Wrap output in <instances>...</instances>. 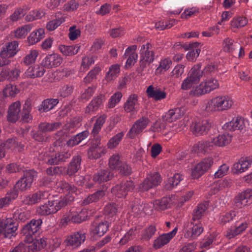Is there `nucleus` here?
<instances>
[{
    "instance_id": "nucleus-1",
    "label": "nucleus",
    "mask_w": 252,
    "mask_h": 252,
    "mask_svg": "<svg viewBox=\"0 0 252 252\" xmlns=\"http://www.w3.org/2000/svg\"><path fill=\"white\" fill-rule=\"evenodd\" d=\"M42 223V220L40 219H32L23 227L21 233L26 237L27 243L32 241L33 236L36 237L39 234Z\"/></svg>"
},
{
    "instance_id": "nucleus-2",
    "label": "nucleus",
    "mask_w": 252,
    "mask_h": 252,
    "mask_svg": "<svg viewBox=\"0 0 252 252\" xmlns=\"http://www.w3.org/2000/svg\"><path fill=\"white\" fill-rule=\"evenodd\" d=\"M233 104L232 99L227 95H220L212 98L208 102L209 110L223 111L230 108Z\"/></svg>"
},
{
    "instance_id": "nucleus-3",
    "label": "nucleus",
    "mask_w": 252,
    "mask_h": 252,
    "mask_svg": "<svg viewBox=\"0 0 252 252\" xmlns=\"http://www.w3.org/2000/svg\"><path fill=\"white\" fill-rule=\"evenodd\" d=\"M219 83L218 81L213 78L206 80L199 85L196 86L191 91V93L194 96H200L208 93L218 88Z\"/></svg>"
},
{
    "instance_id": "nucleus-4",
    "label": "nucleus",
    "mask_w": 252,
    "mask_h": 252,
    "mask_svg": "<svg viewBox=\"0 0 252 252\" xmlns=\"http://www.w3.org/2000/svg\"><path fill=\"white\" fill-rule=\"evenodd\" d=\"M36 176L37 172L34 170L30 169L24 171L23 176L16 182V187L22 191L30 189Z\"/></svg>"
},
{
    "instance_id": "nucleus-5",
    "label": "nucleus",
    "mask_w": 252,
    "mask_h": 252,
    "mask_svg": "<svg viewBox=\"0 0 252 252\" xmlns=\"http://www.w3.org/2000/svg\"><path fill=\"white\" fill-rule=\"evenodd\" d=\"M18 225L12 218L0 220V236L10 239L17 230Z\"/></svg>"
},
{
    "instance_id": "nucleus-6",
    "label": "nucleus",
    "mask_w": 252,
    "mask_h": 252,
    "mask_svg": "<svg viewBox=\"0 0 252 252\" xmlns=\"http://www.w3.org/2000/svg\"><path fill=\"white\" fill-rule=\"evenodd\" d=\"M214 163L212 157L203 158L193 168L191 175L194 179L201 177L205 172L208 171Z\"/></svg>"
},
{
    "instance_id": "nucleus-7",
    "label": "nucleus",
    "mask_w": 252,
    "mask_h": 252,
    "mask_svg": "<svg viewBox=\"0 0 252 252\" xmlns=\"http://www.w3.org/2000/svg\"><path fill=\"white\" fill-rule=\"evenodd\" d=\"M150 122L149 119L145 117H142L138 119L130 129L128 133L129 137L131 139L134 138L143 131Z\"/></svg>"
},
{
    "instance_id": "nucleus-8",
    "label": "nucleus",
    "mask_w": 252,
    "mask_h": 252,
    "mask_svg": "<svg viewBox=\"0 0 252 252\" xmlns=\"http://www.w3.org/2000/svg\"><path fill=\"white\" fill-rule=\"evenodd\" d=\"M188 229L186 231L184 237L186 238L194 240L203 231L202 225L199 221L190 220Z\"/></svg>"
},
{
    "instance_id": "nucleus-9",
    "label": "nucleus",
    "mask_w": 252,
    "mask_h": 252,
    "mask_svg": "<svg viewBox=\"0 0 252 252\" xmlns=\"http://www.w3.org/2000/svg\"><path fill=\"white\" fill-rule=\"evenodd\" d=\"M252 198V189H248L239 193L234 199V205L238 208L243 207L251 203L250 199Z\"/></svg>"
},
{
    "instance_id": "nucleus-10",
    "label": "nucleus",
    "mask_w": 252,
    "mask_h": 252,
    "mask_svg": "<svg viewBox=\"0 0 252 252\" xmlns=\"http://www.w3.org/2000/svg\"><path fill=\"white\" fill-rule=\"evenodd\" d=\"M212 126L211 122L208 120L195 121L191 126V131L197 135H203L207 133Z\"/></svg>"
},
{
    "instance_id": "nucleus-11",
    "label": "nucleus",
    "mask_w": 252,
    "mask_h": 252,
    "mask_svg": "<svg viewBox=\"0 0 252 252\" xmlns=\"http://www.w3.org/2000/svg\"><path fill=\"white\" fill-rule=\"evenodd\" d=\"M177 231V228H175L172 231L163 233L159 235L156 239L154 240L153 248L155 249H159L164 245L168 244L170 241L175 235Z\"/></svg>"
},
{
    "instance_id": "nucleus-12",
    "label": "nucleus",
    "mask_w": 252,
    "mask_h": 252,
    "mask_svg": "<svg viewBox=\"0 0 252 252\" xmlns=\"http://www.w3.org/2000/svg\"><path fill=\"white\" fill-rule=\"evenodd\" d=\"M245 127L244 120L240 117L234 118L232 120L226 123L222 128L226 131H234L236 130L242 131Z\"/></svg>"
},
{
    "instance_id": "nucleus-13",
    "label": "nucleus",
    "mask_w": 252,
    "mask_h": 252,
    "mask_svg": "<svg viewBox=\"0 0 252 252\" xmlns=\"http://www.w3.org/2000/svg\"><path fill=\"white\" fill-rule=\"evenodd\" d=\"M49 194L45 191H38L35 193L25 196L23 202L26 204L33 205L42 200L47 199Z\"/></svg>"
},
{
    "instance_id": "nucleus-14",
    "label": "nucleus",
    "mask_w": 252,
    "mask_h": 252,
    "mask_svg": "<svg viewBox=\"0 0 252 252\" xmlns=\"http://www.w3.org/2000/svg\"><path fill=\"white\" fill-rule=\"evenodd\" d=\"M21 111V103L17 101L12 103L9 107L7 119L11 123H15L20 118Z\"/></svg>"
},
{
    "instance_id": "nucleus-15",
    "label": "nucleus",
    "mask_w": 252,
    "mask_h": 252,
    "mask_svg": "<svg viewBox=\"0 0 252 252\" xmlns=\"http://www.w3.org/2000/svg\"><path fill=\"white\" fill-rule=\"evenodd\" d=\"M18 43L16 41L9 42L5 47L2 48L0 53L2 59L12 58L18 52Z\"/></svg>"
},
{
    "instance_id": "nucleus-16",
    "label": "nucleus",
    "mask_w": 252,
    "mask_h": 252,
    "mask_svg": "<svg viewBox=\"0 0 252 252\" xmlns=\"http://www.w3.org/2000/svg\"><path fill=\"white\" fill-rule=\"evenodd\" d=\"M63 59L60 55L52 54L47 55L43 60L42 64L48 68L59 66L62 63Z\"/></svg>"
},
{
    "instance_id": "nucleus-17",
    "label": "nucleus",
    "mask_w": 252,
    "mask_h": 252,
    "mask_svg": "<svg viewBox=\"0 0 252 252\" xmlns=\"http://www.w3.org/2000/svg\"><path fill=\"white\" fill-rule=\"evenodd\" d=\"M252 163V158L250 157L242 158L233 164L232 171L235 174L243 173L249 168Z\"/></svg>"
},
{
    "instance_id": "nucleus-18",
    "label": "nucleus",
    "mask_w": 252,
    "mask_h": 252,
    "mask_svg": "<svg viewBox=\"0 0 252 252\" xmlns=\"http://www.w3.org/2000/svg\"><path fill=\"white\" fill-rule=\"evenodd\" d=\"M86 239L85 233L80 231L75 232L73 234L69 236L66 239L67 246L73 248L79 246Z\"/></svg>"
},
{
    "instance_id": "nucleus-19",
    "label": "nucleus",
    "mask_w": 252,
    "mask_h": 252,
    "mask_svg": "<svg viewBox=\"0 0 252 252\" xmlns=\"http://www.w3.org/2000/svg\"><path fill=\"white\" fill-rule=\"evenodd\" d=\"M82 158L80 155H77L73 157L71 161L65 169L66 175L71 176L74 175L81 168Z\"/></svg>"
},
{
    "instance_id": "nucleus-20",
    "label": "nucleus",
    "mask_w": 252,
    "mask_h": 252,
    "mask_svg": "<svg viewBox=\"0 0 252 252\" xmlns=\"http://www.w3.org/2000/svg\"><path fill=\"white\" fill-rule=\"evenodd\" d=\"M152 45L149 43H147L141 46L140 50V58L146 60L150 64L155 60V53L152 50Z\"/></svg>"
},
{
    "instance_id": "nucleus-21",
    "label": "nucleus",
    "mask_w": 252,
    "mask_h": 252,
    "mask_svg": "<svg viewBox=\"0 0 252 252\" xmlns=\"http://www.w3.org/2000/svg\"><path fill=\"white\" fill-rule=\"evenodd\" d=\"M20 72V70L17 68L10 69L7 67L3 68L0 72V82L4 80L14 81L19 77Z\"/></svg>"
},
{
    "instance_id": "nucleus-22",
    "label": "nucleus",
    "mask_w": 252,
    "mask_h": 252,
    "mask_svg": "<svg viewBox=\"0 0 252 252\" xmlns=\"http://www.w3.org/2000/svg\"><path fill=\"white\" fill-rule=\"evenodd\" d=\"M113 176L114 173L111 169H101L94 175L93 181L95 182L101 183L111 180Z\"/></svg>"
},
{
    "instance_id": "nucleus-23",
    "label": "nucleus",
    "mask_w": 252,
    "mask_h": 252,
    "mask_svg": "<svg viewBox=\"0 0 252 252\" xmlns=\"http://www.w3.org/2000/svg\"><path fill=\"white\" fill-rule=\"evenodd\" d=\"M184 114V110L180 108L169 110L162 117L163 122L172 123L179 119Z\"/></svg>"
},
{
    "instance_id": "nucleus-24",
    "label": "nucleus",
    "mask_w": 252,
    "mask_h": 252,
    "mask_svg": "<svg viewBox=\"0 0 252 252\" xmlns=\"http://www.w3.org/2000/svg\"><path fill=\"white\" fill-rule=\"evenodd\" d=\"M109 222L107 220L100 222H94L91 227V232L94 235L99 237L103 236L108 230Z\"/></svg>"
},
{
    "instance_id": "nucleus-25",
    "label": "nucleus",
    "mask_w": 252,
    "mask_h": 252,
    "mask_svg": "<svg viewBox=\"0 0 252 252\" xmlns=\"http://www.w3.org/2000/svg\"><path fill=\"white\" fill-rule=\"evenodd\" d=\"M147 95L154 99L156 101L164 99L166 96V93L160 89L154 88L152 85L149 86L146 90Z\"/></svg>"
},
{
    "instance_id": "nucleus-26",
    "label": "nucleus",
    "mask_w": 252,
    "mask_h": 252,
    "mask_svg": "<svg viewBox=\"0 0 252 252\" xmlns=\"http://www.w3.org/2000/svg\"><path fill=\"white\" fill-rule=\"evenodd\" d=\"M59 102V99L57 98L46 99L38 106V110L40 113L47 112L53 109Z\"/></svg>"
},
{
    "instance_id": "nucleus-27",
    "label": "nucleus",
    "mask_w": 252,
    "mask_h": 252,
    "mask_svg": "<svg viewBox=\"0 0 252 252\" xmlns=\"http://www.w3.org/2000/svg\"><path fill=\"white\" fill-rule=\"evenodd\" d=\"M247 227L248 224L246 222L242 223L239 225H235L234 226H232L227 230L225 236L229 239L234 238L245 231Z\"/></svg>"
},
{
    "instance_id": "nucleus-28",
    "label": "nucleus",
    "mask_w": 252,
    "mask_h": 252,
    "mask_svg": "<svg viewBox=\"0 0 252 252\" xmlns=\"http://www.w3.org/2000/svg\"><path fill=\"white\" fill-rule=\"evenodd\" d=\"M105 100V97L102 94L94 97L86 107L85 112L90 113L96 111Z\"/></svg>"
},
{
    "instance_id": "nucleus-29",
    "label": "nucleus",
    "mask_w": 252,
    "mask_h": 252,
    "mask_svg": "<svg viewBox=\"0 0 252 252\" xmlns=\"http://www.w3.org/2000/svg\"><path fill=\"white\" fill-rule=\"evenodd\" d=\"M232 140V136L227 133L219 135L212 140L213 144L219 147L225 146L229 144Z\"/></svg>"
},
{
    "instance_id": "nucleus-30",
    "label": "nucleus",
    "mask_w": 252,
    "mask_h": 252,
    "mask_svg": "<svg viewBox=\"0 0 252 252\" xmlns=\"http://www.w3.org/2000/svg\"><path fill=\"white\" fill-rule=\"evenodd\" d=\"M208 206L207 202L199 204L193 210L191 220L199 221L204 216Z\"/></svg>"
},
{
    "instance_id": "nucleus-31",
    "label": "nucleus",
    "mask_w": 252,
    "mask_h": 252,
    "mask_svg": "<svg viewBox=\"0 0 252 252\" xmlns=\"http://www.w3.org/2000/svg\"><path fill=\"white\" fill-rule=\"evenodd\" d=\"M203 73V71L201 69V64H197L194 65L191 68L188 73V76L191 79V81L198 83L202 77Z\"/></svg>"
},
{
    "instance_id": "nucleus-32",
    "label": "nucleus",
    "mask_w": 252,
    "mask_h": 252,
    "mask_svg": "<svg viewBox=\"0 0 252 252\" xmlns=\"http://www.w3.org/2000/svg\"><path fill=\"white\" fill-rule=\"evenodd\" d=\"M199 43L195 42L192 43H189L188 46L186 48V50H190L187 54V59L189 61H194L198 57L200 53V49L196 48Z\"/></svg>"
},
{
    "instance_id": "nucleus-33",
    "label": "nucleus",
    "mask_w": 252,
    "mask_h": 252,
    "mask_svg": "<svg viewBox=\"0 0 252 252\" xmlns=\"http://www.w3.org/2000/svg\"><path fill=\"white\" fill-rule=\"evenodd\" d=\"M89 135L87 130L80 132L76 135L72 136L67 142L66 145L70 147H73L79 144Z\"/></svg>"
},
{
    "instance_id": "nucleus-34",
    "label": "nucleus",
    "mask_w": 252,
    "mask_h": 252,
    "mask_svg": "<svg viewBox=\"0 0 252 252\" xmlns=\"http://www.w3.org/2000/svg\"><path fill=\"white\" fill-rule=\"evenodd\" d=\"M213 147V143L208 141L202 140L195 144L192 151L195 153H204L208 149L211 150Z\"/></svg>"
},
{
    "instance_id": "nucleus-35",
    "label": "nucleus",
    "mask_w": 252,
    "mask_h": 252,
    "mask_svg": "<svg viewBox=\"0 0 252 252\" xmlns=\"http://www.w3.org/2000/svg\"><path fill=\"white\" fill-rule=\"evenodd\" d=\"M44 67L43 65L42 66H36L33 67H30L25 72L26 75L28 77L32 78L41 77L45 72Z\"/></svg>"
},
{
    "instance_id": "nucleus-36",
    "label": "nucleus",
    "mask_w": 252,
    "mask_h": 252,
    "mask_svg": "<svg viewBox=\"0 0 252 252\" xmlns=\"http://www.w3.org/2000/svg\"><path fill=\"white\" fill-rule=\"evenodd\" d=\"M105 195V191L104 190H98L94 193L89 195L82 202L83 205H87L89 204L97 202L101 199Z\"/></svg>"
},
{
    "instance_id": "nucleus-37",
    "label": "nucleus",
    "mask_w": 252,
    "mask_h": 252,
    "mask_svg": "<svg viewBox=\"0 0 252 252\" xmlns=\"http://www.w3.org/2000/svg\"><path fill=\"white\" fill-rule=\"evenodd\" d=\"M181 180V175L179 174H175L173 177L169 178L164 182V189L166 190H171L175 187H176Z\"/></svg>"
},
{
    "instance_id": "nucleus-38",
    "label": "nucleus",
    "mask_w": 252,
    "mask_h": 252,
    "mask_svg": "<svg viewBox=\"0 0 252 252\" xmlns=\"http://www.w3.org/2000/svg\"><path fill=\"white\" fill-rule=\"evenodd\" d=\"M44 30L43 29H39L36 31L32 32L28 37V40L29 43L33 45L39 42L44 36Z\"/></svg>"
},
{
    "instance_id": "nucleus-39",
    "label": "nucleus",
    "mask_w": 252,
    "mask_h": 252,
    "mask_svg": "<svg viewBox=\"0 0 252 252\" xmlns=\"http://www.w3.org/2000/svg\"><path fill=\"white\" fill-rule=\"evenodd\" d=\"M80 46L78 45L66 46L61 45L59 47L60 51L65 56H72L76 54L80 50Z\"/></svg>"
},
{
    "instance_id": "nucleus-40",
    "label": "nucleus",
    "mask_w": 252,
    "mask_h": 252,
    "mask_svg": "<svg viewBox=\"0 0 252 252\" xmlns=\"http://www.w3.org/2000/svg\"><path fill=\"white\" fill-rule=\"evenodd\" d=\"M73 200V197L70 195H66L63 197H61L59 199L54 200V205L58 211L62 208L70 204Z\"/></svg>"
},
{
    "instance_id": "nucleus-41",
    "label": "nucleus",
    "mask_w": 252,
    "mask_h": 252,
    "mask_svg": "<svg viewBox=\"0 0 252 252\" xmlns=\"http://www.w3.org/2000/svg\"><path fill=\"white\" fill-rule=\"evenodd\" d=\"M137 95L135 94H131L124 105V108L127 112H130L134 110L135 106L137 103Z\"/></svg>"
},
{
    "instance_id": "nucleus-42",
    "label": "nucleus",
    "mask_w": 252,
    "mask_h": 252,
    "mask_svg": "<svg viewBox=\"0 0 252 252\" xmlns=\"http://www.w3.org/2000/svg\"><path fill=\"white\" fill-rule=\"evenodd\" d=\"M32 29V25H26L23 27L17 29L14 31V36L17 38H23Z\"/></svg>"
},
{
    "instance_id": "nucleus-43",
    "label": "nucleus",
    "mask_w": 252,
    "mask_h": 252,
    "mask_svg": "<svg viewBox=\"0 0 252 252\" xmlns=\"http://www.w3.org/2000/svg\"><path fill=\"white\" fill-rule=\"evenodd\" d=\"M170 201V198L164 197L161 199L155 200L154 205L156 210H163L167 208Z\"/></svg>"
},
{
    "instance_id": "nucleus-44",
    "label": "nucleus",
    "mask_w": 252,
    "mask_h": 252,
    "mask_svg": "<svg viewBox=\"0 0 252 252\" xmlns=\"http://www.w3.org/2000/svg\"><path fill=\"white\" fill-rule=\"evenodd\" d=\"M117 212V208L114 203H109L104 208L105 219H109L115 216Z\"/></svg>"
},
{
    "instance_id": "nucleus-45",
    "label": "nucleus",
    "mask_w": 252,
    "mask_h": 252,
    "mask_svg": "<svg viewBox=\"0 0 252 252\" xmlns=\"http://www.w3.org/2000/svg\"><path fill=\"white\" fill-rule=\"evenodd\" d=\"M124 135V132H121L111 138L107 143L108 148L109 149L116 148L122 140Z\"/></svg>"
},
{
    "instance_id": "nucleus-46",
    "label": "nucleus",
    "mask_w": 252,
    "mask_h": 252,
    "mask_svg": "<svg viewBox=\"0 0 252 252\" xmlns=\"http://www.w3.org/2000/svg\"><path fill=\"white\" fill-rule=\"evenodd\" d=\"M64 166H51L46 170V173L51 176L66 174Z\"/></svg>"
},
{
    "instance_id": "nucleus-47",
    "label": "nucleus",
    "mask_w": 252,
    "mask_h": 252,
    "mask_svg": "<svg viewBox=\"0 0 252 252\" xmlns=\"http://www.w3.org/2000/svg\"><path fill=\"white\" fill-rule=\"evenodd\" d=\"M29 217V214L21 209H17L13 215L12 220L18 224V223L13 220V219L17 221L24 222L28 219Z\"/></svg>"
},
{
    "instance_id": "nucleus-48",
    "label": "nucleus",
    "mask_w": 252,
    "mask_h": 252,
    "mask_svg": "<svg viewBox=\"0 0 252 252\" xmlns=\"http://www.w3.org/2000/svg\"><path fill=\"white\" fill-rule=\"evenodd\" d=\"M157 231L155 226L151 225L142 231V238L143 240L148 241L152 238Z\"/></svg>"
},
{
    "instance_id": "nucleus-49",
    "label": "nucleus",
    "mask_w": 252,
    "mask_h": 252,
    "mask_svg": "<svg viewBox=\"0 0 252 252\" xmlns=\"http://www.w3.org/2000/svg\"><path fill=\"white\" fill-rule=\"evenodd\" d=\"M120 72V66L118 64H114L111 66L106 75V79L108 81L114 80L118 76Z\"/></svg>"
},
{
    "instance_id": "nucleus-50",
    "label": "nucleus",
    "mask_w": 252,
    "mask_h": 252,
    "mask_svg": "<svg viewBox=\"0 0 252 252\" xmlns=\"http://www.w3.org/2000/svg\"><path fill=\"white\" fill-rule=\"evenodd\" d=\"M248 22V20L246 17H237L233 19L231 25L232 28L238 29L246 26Z\"/></svg>"
},
{
    "instance_id": "nucleus-51",
    "label": "nucleus",
    "mask_w": 252,
    "mask_h": 252,
    "mask_svg": "<svg viewBox=\"0 0 252 252\" xmlns=\"http://www.w3.org/2000/svg\"><path fill=\"white\" fill-rule=\"evenodd\" d=\"M58 189H60V191L62 192H74L76 191V188L73 185H70L69 183L62 181L59 183L58 185Z\"/></svg>"
},
{
    "instance_id": "nucleus-52",
    "label": "nucleus",
    "mask_w": 252,
    "mask_h": 252,
    "mask_svg": "<svg viewBox=\"0 0 252 252\" xmlns=\"http://www.w3.org/2000/svg\"><path fill=\"white\" fill-rule=\"evenodd\" d=\"M111 192L118 198H122L127 195L121 183L114 187L111 189Z\"/></svg>"
},
{
    "instance_id": "nucleus-53",
    "label": "nucleus",
    "mask_w": 252,
    "mask_h": 252,
    "mask_svg": "<svg viewBox=\"0 0 252 252\" xmlns=\"http://www.w3.org/2000/svg\"><path fill=\"white\" fill-rule=\"evenodd\" d=\"M171 64V61L168 59H165L161 60L159 66L156 69V73L161 74L163 72L165 71L170 68Z\"/></svg>"
},
{
    "instance_id": "nucleus-54",
    "label": "nucleus",
    "mask_w": 252,
    "mask_h": 252,
    "mask_svg": "<svg viewBox=\"0 0 252 252\" xmlns=\"http://www.w3.org/2000/svg\"><path fill=\"white\" fill-rule=\"evenodd\" d=\"M146 178H148L149 180H150V183L153 184V188L158 186L162 180L160 174L158 172L151 173Z\"/></svg>"
},
{
    "instance_id": "nucleus-55",
    "label": "nucleus",
    "mask_w": 252,
    "mask_h": 252,
    "mask_svg": "<svg viewBox=\"0 0 252 252\" xmlns=\"http://www.w3.org/2000/svg\"><path fill=\"white\" fill-rule=\"evenodd\" d=\"M146 178H148L149 180H150V183L153 184V188L158 186L162 180L160 174L158 172L151 173Z\"/></svg>"
},
{
    "instance_id": "nucleus-56",
    "label": "nucleus",
    "mask_w": 252,
    "mask_h": 252,
    "mask_svg": "<svg viewBox=\"0 0 252 252\" xmlns=\"http://www.w3.org/2000/svg\"><path fill=\"white\" fill-rule=\"evenodd\" d=\"M100 71V68L99 67H95L91 70L84 78V82L86 84L91 83L93 80L96 79L97 75Z\"/></svg>"
},
{
    "instance_id": "nucleus-57",
    "label": "nucleus",
    "mask_w": 252,
    "mask_h": 252,
    "mask_svg": "<svg viewBox=\"0 0 252 252\" xmlns=\"http://www.w3.org/2000/svg\"><path fill=\"white\" fill-rule=\"evenodd\" d=\"M137 230L136 227H133L129 230L128 232L120 240V244L124 245L127 243L129 241L133 239L135 235V231Z\"/></svg>"
},
{
    "instance_id": "nucleus-58",
    "label": "nucleus",
    "mask_w": 252,
    "mask_h": 252,
    "mask_svg": "<svg viewBox=\"0 0 252 252\" xmlns=\"http://www.w3.org/2000/svg\"><path fill=\"white\" fill-rule=\"evenodd\" d=\"M31 133L32 138L36 141L43 143L47 140V137L45 136V133L39 129L37 131L32 130Z\"/></svg>"
},
{
    "instance_id": "nucleus-59",
    "label": "nucleus",
    "mask_w": 252,
    "mask_h": 252,
    "mask_svg": "<svg viewBox=\"0 0 252 252\" xmlns=\"http://www.w3.org/2000/svg\"><path fill=\"white\" fill-rule=\"evenodd\" d=\"M81 119L80 117L73 118L67 126V129L68 131L71 133H73L75 129L81 125Z\"/></svg>"
},
{
    "instance_id": "nucleus-60",
    "label": "nucleus",
    "mask_w": 252,
    "mask_h": 252,
    "mask_svg": "<svg viewBox=\"0 0 252 252\" xmlns=\"http://www.w3.org/2000/svg\"><path fill=\"white\" fill-rule=\"evenodd\" d=\"M64 21V19L60 18L48 22L46 25V28L49 31H53L57 29Z\"/></svg>"
},
{
    "instance_id": "nucleus-61",
    "label": "nucleus",
    "mask_w": 252,
    "mask_h": 252,
    "mask_svg": "<svg viewBox=\"0 0 252 252\" xmlns=\"http://www.w3.org/2000/svg\"><path fill=\"white\" fill-rule=\"evenodd\" d=\"M122 161L120 160V157L119 155H114L109 159V165L111 169L118 168L122 164Z\"/></svg>"
},
{
    "instance_id": "nucleus-62",
    "label": "nucleus",
    "mask_w": 252,
    "mask_h": 252,
    "mask_svg": "<svg viewBox=\"0 0 252 252\" xmlns=\"http://www.w3.org/2000/svg\"><path fill=\"white\" fill-rule=\"evenodd\" d=\"M19 91L15 86L7 85L3 89V94L5 96H14L19 93Z\"/></svg>"
},
{
    "instance_id": "nucleus-63",
    "label": "nucleus",
    "mask_w": 252,
    "mask_h": 252,
    "mask_svg": "<svg viewBox=\"0 0 252 252\" xmlns=\"http://www.w3.org/2000/svg\"><path fill=\"white\" fill-rule=\"evenodd\" d=\"M131 207L132 212L137 214H139L143 209V203L139 198H135L132 202Z\"/></svg>"
},
{
    "instance_id": "nucleus-64",
    "label": "nucleus",
    "mask_w": 252,
    "mask_h": 252,
    "mask_svg": "<svg viewBox=\"0 0 252 252\" xmlns=\"http://www.w3.org/2000/svg\"><path fill=\"white\" fill-rule=\"evenodd\" d=\"M165 123L161 120L156 121L151 126L150 130L154 132H159L165 129Z\"/></svg>"
}]
</instances>
